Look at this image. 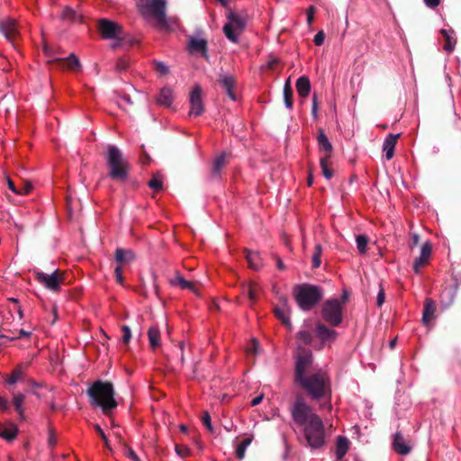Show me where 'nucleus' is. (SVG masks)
I'll return each instance as SVG.
<instances>
[{
    "mask_svg": "<svg viewBox=\"0 0 461 461\" xmlns=\"http://www.w3.org/2000/svg\"><path fill=\"white\" fill-rule=\"evenodd\" d=\"M92 406L99 407L105 415H110L117 407L113 385L110 382L97 380L86 390Z\"/></svg>",
    "mask_w": 461,
    "mask_h": 461,
    "instance_id": "obj_1",
    "label": "nucleus"
},
{
    "mask_svg": "<svg viewBox=\"0 0 461 461\" xmlns=\"http://www.w3.org/2000/svg\"><path fill=\"white\" fill-rule=\"evenodd\" d=\"M105 158L109 168V177L119 182L126 181L130 166L122 150L115 145L108 144Z\"/></svg>",
    "mask_w": 461,
    "mask_h": 461,
    "instance_id": "obj_2",
    "label": "nucleus"
},
{
    "mask_svg": "<svg viewBox=\"0 0 461 461\" xmlns=\"http://www.w3.org/2000/svg\"><path fill=\"white\" fill-rule=\"evenodd\" d=\"M328 376H295V384L312 399L330 397L331 389Z\"/></svg>",
    "mask_w": 461,
    "mask_h": 461,
    "instance_id": "obj_3",
    "label": "nucleus"
},
{
    "mask_svg": "<svg viewBox=\"0 0 461 461\" xmlns=\"http://www.w3.org/2000/svg\"><path fill=\"white\" fill-rule=\"evenodd\" d=\"M322 296L323 291L318 285L303 284L294 288V299L303 311L312 310Z\"/></svg>",
    "mask_w": 461,
    "mask_h": 461,
    "instance_id": "obj_4",
    "label": "nucleus"
},
{
    "mask_svg": "<svg viewBox=\"0 0 461 461\" xmlns=\"http://www.w3.org/2000/svg\"><path fill=\"white\" fill-rule=\"evenodd\" d=\"M227 23L224 24L222 31L226 38L233 43L239 41L240 34L244 32L248 17L244 13H237L230 11L227 15Z\"/></svg>",
    "mask_w": 461,
    "mask_h": 461,
    "instance_id": "obj_5",
    "label": "nucleus"
},
{
    "mask_svg": "<svg viewBox=\"0 0 461 461\" xmlns=\"http://www.w3.org/2000/svg\"><path fill=\"white\" fill-rule=\"evenodd\" d=\"M304 437L312 449L322 447L325 443V428L320 417H313V420L304 426Z\"/></svg>",
    "mask_w": 461,
    "mask_h": 461,
    "instance_id": "obj_6",
    "label": "nucleus"
},
{
    "mask_svg": "<svg viewBox=\"0 0 461 461\" xmlns=\"http://www.w3.org/2000/svg\"><path fill=\"white\" fill-rule=\"evenodd\" d=\"M27 381L24 376H8L5 384L8 385L10 392L13 393V402L15 411L22 417L23 415V403L25 398L24 393L28 392Z\"/></svg>",
    "mask_w": 461,
    "mask_h": 461,
    "instance_id": "obj_7",
    "label": "nucleus"
},
{
    "mask_svg": "<svg viewBox=\"0 0 461 461\" xmlns=\"http://www.w3.org/2000/svg\"><path fill=\"white\" fill-rule=\"evenodd\" d=\"M291 416L294 423L303 427L311 423L313 417H319L301 396L296 397L292 405Z\"/></svg>",
    "mask_w": 461,
    "mask_h": 461,
    "instance_id": "obj_8",
    "label": "nucleus"
},
{
    "mask_svg": "<svg viewBox=\"0 0 461 461\" xmlns=\"http://www.w3.org/2000/svg\"><path fill=\"white\" fill-rule=\"evenodd\" d=\"M343 306L340 300L331 298L327 300L321 308L323 320L333 327H338L343 321Z\"/></svg>",
    "mask_w": 461,
    "mask_h": 461,
    "instance_id": "obj_9",
    "label": "nucleus"
},
{
    "mask_svg": "<svg viewBox=\"0 0 461 461\" xmlns=\"http://www.w3.org/2000/svg\"><path fill=\"white\" fill-rule=\"evenodd\" d=\"M140 6L144 16H153L157 24H166L165 0H140Z\"/></svg>",
    "mask_w": 461,
    "mask_h": 461,
    "instance_id": "obj_10",
    "label": "nucleus"
},
{
    "mask_svg": "<svg viewBox=\"0 0 461 461\" xmlns=\"http://www.w3.org/2000/svg\"><path fill=\"white\" fill-rule=\"evenodd\" d=\"M33 275L40 284L53 292H59L64 281L63 274L59 273V270H55L51 274H46L39 269H35L33 270Z\"/></svg>",
    "mask_w": 461,
    "mask_h": 461,
    "instance_id": "obj_11",
    "label": "nucleus"
},
{
    "mask_svg": "<svg viewBox=\"0 0 461 461\" xmlns=\"http://www.w3.org/2000/svg\"><path fill=\"white\" fill-rule=\"evenodd\" d=\"M202 88L199 85L194 86L192 89L189 97V116L198 117L203 113L204 105L202 98Z\"/></svg>",
    "mask_w": 461,
    "mask_h": 461,
    "instance_id": "obj_12",
    "label": "nucleus"
},
{
    "mask_svg": "<svg viewBox=\"0 0 461 461\" xmlns=\"http://www.w3.org/2000/svg\"><path fill=\"white\" fill-rule=\"evenodd\" d=\"M312 363V353L309 349H297L296 362H295V374L304 375L307 368Z\"/></svg>",
    "mask_w": 461,
    "mask_h": 461,
    "instance_id": "obj_13",
    "label": "nucleus"
},
{
    "mask_svg": "<svg viewBox=\"0 0 461 461\" xmlns=\"http://www.w3.org/2000/svg\"><path fill=\"white\" fill-rule=\"evenodd\" d=\"M99 31L103 38L113 40L120 36L122 27L116 23L103 19L99 22Z\"/></svg>",
    "mask_w": 461,
    "mask_h": 461,
    "instance_id": "obj_14",
    "label": "nucleus"
},
{
    "mask_svg": "<svg viewBox=\"0 0 461 461\" xmlns=\"http://www.w3.org/2000/svg\"><path fill=\"white\" fill-rule=\"evenodd\" d=\"M187 50L190 54H201L208 58V42L206 39H199L194 36L188 37Z\"/></svg>",
    "mask_w": 461,
    "mask_h": 461,
    "instance_id": "obj_15",
    "label": "nucleus"
},
{
    "mask_svg": "<svg viewBox=\"0 0 461 461\" xmlns=\"http://www.w3.org/2000/svg\"><path fill=\"white\" fill-rule=\"evenodd\" d=\"M432 252V247L429 241H426L420 249V256L413 262V271L415 274H420L421 267L429 264Z\"/></svg>",
    "mask_w": 461,
    "mask_h": 461,
    "instance_id": "obj_16",
    "label": "nucleus"
},
{
    "mask_svg": "<svg viewBox=\"0 0 461 461\" xmlns=\"http://www.w3.org/2000/svg\"><path fill=\"white\" fill-rule=\"evenodd\" d=\"M275 315L279 319L284 325L291 329L292 323L290 321V309L288 302L285 297H281L279 304L274 309Z\"/></svg>",
    "mask_w": 461,
    "mask_h": 461,
    "instance_id": "obj_17",
    "label": "nucleus"
},
{
    "mask_svg": "<svg viewBox=\"0 0 461 461\" xmlns=\"http://www.w3.org/2000/svg\"><path fill=\"white\" fill-rule=\"evenodd\" d=\"M0 32L10 41L14 42L18 34L16 22L12 18L0 21Z\"/></svg>",
    "mask_w": 461,
    "mask_h": 461,
    "instance_id": "obj_18",
    "label": "nucleus"
},
{
    "mask_svg": "<svg viewBox=\"0 0 461 461\" xmlns=\"http://www.w3.org/2000/svg\"><path fill=\"white\" fill-rule=\"evenodd\" d=\"M316 336L322 344L328 343L330 345L337 338V331L335 330L326 327L324 324L319 322L316 324Z\"/></svg>",
    "mask_w": 461,
    "mask_h": 461,
    "instance_id": "obj_19",
    "label": "nucleus"
},
{
    "mask_svg": "<svg viewBox=\"0 0 461 461\" xmlns=\"http://www.w3.org/2000/svg\"><path fill=\"white\" fill-rule=\"evenodd\" d=\"M393 448L401 456H406L411 450V447L405 441L400 431H396L393 435Z\"/></svg>",
    "mask_w": 461,
    "mask_h": 461,
    "instance_id": "obj_20",
    "label": "nucleus"
},
{
    "mask_svg": "<svg viewBox=\"0 0 461 461\" xmlns=\"http://www.w3.org/2000/svg\"><path fill=\"white\" fill-rule=\"evenodd\" d=\"M220 82L221 84L222 88L225 90L227 95L230 97V99L232 101H236L237 96L234 93L235 79L233 76H231L230 74H221Z\"/></svg>",
    "mask_w": 461,
    "mask_h": 461,
    "instance_id": "obj_21",
    "label": "nucleus"
},
{
    "mask_svg": "<svg viewBox=\"0 0 461 461\" xmlns=\"http://www.w3.org/2000/svg\"><path fill=\"white\" fill-rule=\"evenodd\" d=\"M135 253L130 249L117 248L114 252V259L121 266L135 260Z\"/></svg>",
    "mask_w": 461,
    "mask_h": 461,
    "instance_id": "obj_22",
    "label": "nucleus"
},
{
    "mask_svg": "<svg viewBox=\"0 0 461 461\" xmlns=\"http://www.w3.org/2000/svg\"><path fill=\"white\" fill-rule=\"evenodd\" d=\"M399 135L400 134L390 133L389 135H387L383 143V150L385 153V158L387 160H390L394 155V149Z\"/></svg>",
    "mask_w": 461,
    "mask_h": 461,
    "instance_id": "obj_23",
    "label": "nucleus"
},
{
    "mask_svg": "<svg viewBox=\"0 0 461 461\" xmlns=\"http://www.w3.org/2000/svg\"><path fill=\"white\" fill-rule=\"evenodd\" d=\"M244 252L249 267L253 270H259L263 266L262 258L259 253L258 251H252L248 249H245Z\"/></svg>",
    "mask_w": 461,
    "mask_h": 461,
    "instance_id": "obj_24",
    "label": "nucleus"
},
{
    "mask_svg": "<svg viewBox=\"0 0 461 461\" xmlns=\"http://www.w3.org/2000/svg\"><path fill=\"white\" fill-rule=\"evenodd\" d=\"M158 104L165 107L171 106L174 97H173V90L169 86H165L161 88L159 94L157 96Z\"/></svg>",
    "mask_w": 461,
    "mask_h": 461,
    "instance_id": "obj_25",
    "label": "nucleus"
},
{
    "mask_svg": "<svg viewBox=\"0 0 461 461\" xmlns=\"http://www.w3.org/2000/svg\"><path fill=\"white\" fill-rule=\"evenodd\" d=\"M436 304L430 298H426L424 301L422 321L424 324H428L431 320L435 318Z\"/></svg>",
    "mask_w": 461,
    "mask_h": 461,
    "instance_id": "obj_26",
    "label": "nucleus"
},
{
    "mask_svg": "<svg viewBox=\"0 0 461 461\" xmlns=\"http://www.w3.org/2000/svg\"><path fill=\"white\" fill-rule=\"evenodd\" d=\"M296 90L300 97H306L311 92V82L306 76H302L296 80Z\"/></svg>",
    "mask_w": 461,
    "mask_h": 461,
    "instance_id": "obj_27",
    "label": "nucleus"
},
{
    "mask_svg": "<svg viewBox=\"0 0 461 461\" xmlns=\"http://www.w3.org/2000/svg\"><path fill=\"white\" fill-rule=\"evenodd\" d=\"M312 333L306 330H301L296 334L297 349H306L304 346L312 342Z\"/></svg>",
    "mask_w": 461,
    "mask_h": 461,
    "instance_id": "obj_28",
    "label": "nucleus"
},
{
    "mask_svg": "<svg viewBox=\"0 0 461 461\" xmlns=\"http://www.w3.org/2000/svg\"><path fill=\"white\" fill-rule=\"evenodd\" d=\"M317 141L320 149L324 151L330 158L332 151V145L322 129L318 130Z\"/></svg>",
    "mask_w": 461,
    "mask_h": 461,
    "instance_id": "obj_29",
    "label": "nucleus"
},
{
    "mask_svg": "<svg viewBox=\"0 0 461 461\" xmlns=\"http://www.w3.org/2000/svg\"><path fill=\"white\" fill-rule=\"evenodd\" d=\"M349 447V440L348 438L344 436H339L337 438V446H336V457L338 459L343 458V456L347 454Z\"/></svg>",
    "mask_w": 461,
    "mask_h": 461,
    "instance_id": "obj_30",
    "label": "nucleus"
},
{
    "mask_svg": "<svg viewBox=\"0 0 461 461\" xmlns=\"http://www.w3.org/2000/svg\"><path fill=\"white\" fill-rule=\"evenodd\" d=\"M283 94H284L285 105L287 109L291 110L294 105V101H293L294 92H293V88L291 86L290 78H288L285 83Z\"/></svg>",
    "mask_w": 461,
    "mask_h": 461,
    "instance_id": "obj_31",
    "label": "nucleus"
},
{
    "mask_svg": "<svg viewBox=\"0 0 461 461\" xmlns=\"http://www.w3.org/2000/svg\"><path fill=\"white\" fill-rule=\"evenodd\" d=\"M148 337L152 349L160 346V330L158 327L152 326L148 330Z\"/></svg>",
    "mask_w": 461,
    "mask_h": 461,
    "instance_id": "obj_32",
    "label": "nucleus"
},
{
    "mask_svg": "<svg viewBox=\"0 0 461 461\" xmlns=\"http://www.w3.org/2000/svg\"><path fill=\"white\" fill-rule=\"evenodd\" d=\"M225 160H226V156L224 153L220 154L213 159L212 167V175L213 177L220 176V173L225 165Z\"/></svg>",
    "mask_w": 461,
    "mask_h": 461,
    "instance_id": "obj_33",
    "label": "nucleus"
},
{
    "mask_svg": "<svg viewBox=\"0 0 461 461\" xmlns=\"http://www.w3.org/2000/svg\"><path fill=\"white\" fill-rule=\"evenodd\" d=\"M440 32L446 40L444 50L447 52L453 51L456 45V40L453 37L454 32L452 30L442 29Z\"/></svg>",
    "mask_w": 461,
    "mask_h": 461,
    "instance_id": "obj_34",
    "label": "nucleus"
},
{
    "mask_svg": "<svg viewBox=\"0 0 461 461\" xmlns=\"http://www.w3.org/2000/svg\"><path fill=\"white\" fill-rule=\"evenodd\" d=\"M242 293L244 295H246L249 298L250 304H253L256 303L257 293H258V287L256 285L251 284V283L248 284V285H244L243 288H242Z\"/></svg>",
    "mask_w": 461,
    "mask_h": 461,
    "instance_id": "obj_35",
    "label": "nucleus"
},
{
    "mask_svg": "<svg viewBox=\"0 0 461 461\" xmlns=\"http://www.w3.org/2000/svg\"><path fill=\"white\" fill-rule=\"evenodd\" d=\"M17 434L18 429L16 426L5 427L0 429V437L9 442L16 438Z\"/></svg>",
    "mask_w": 461,
    "mask_h": 461,
    "instance_id": "obj_36",
    "label": "nucleus"
},
{
    "mask_svg": "<svg viewBox=\"0 0 461 461\" xmlns=\"http://www.w3.org/2000/svg\"><path fill=\"white\" fill-rule=\"evenodd\" d=\"M58 60H60L62 61L63 63H66V66L68 67V68H69L70 70H79L80 68H81V64L79 62V59H77V57L74 54H70L68 58L66 59H57Z\"/></svg>",
    "mask_w": 461,
    "mask_h": 461,
    "instance_id": "obj_37",
    "label": "nucleus"
},
{
    "mask_svg": "<svg viewBox=\"0 0 461 461\" xmlns=\"http://www.w3.org/2000/svg\"><path fill=\"white\" fill-rule=\"evenodd\" d=\"M253 438L248 437L244 438L240 443H239L236 447V456L239 459H243L245 456L246 450L248 447L251 444Z\"/></svg>",
    "mask_w": 461,
    "mask_h": 461,
    "instance_id": "obj_38",
    "label": "nucleus"
},
{
    "mask_svg": "<svg viewBox=\"0 0 461 461\" xmlns=\"http://www.w3.org/2000/svg\"><path fill=\"white\" fill-rule=\"evenodd\" d=\"M171 284L173 285H176V286H179L181 289H184V290H194V285H193V283H191L190 281L188 280H185L183 276H176L172 281H171Z\"/></svg>",
    "mask_w": 461,
    "mask_h": 461,
    "instance_id": "obj_39",
    "label": "nucleus"
},
{
    "mask_svg": "<svg viewBox=\"0 0 461 461\" xmlns=\"http://www.w3.org/2000/svg\"><path fill=\"white\" fill-rule=\"evenodd\" d=\"M61 18L68 22H76L77 20H81V16L78 15L77 12L69 6H66L63 9Z\"/></svg>",
    "mask_w": 461,
    "mask_h": 461,
    "instance_id": "obj_40",
    "label": "nucleus"
},
{
    "mask_svg": "<svg viewBox=\"0 0 461 461\" xmlns=\"http://www.w3.org/2000/svg\"><path fill=\"white\" fill-rule=\"evenodd\" d=\"M368 241V237L365 234H359L356 237L357 248L361 255L366 254Z\"/></svg>",
    "mask_w": 461,
    "mask_h": 461,
    "instance_id": "obj_41",
    "label": "nucleus"
},
{
    "mask_svg": "<svg viewBox=\"0 0 461 461\" xmlns=\"http://www.w3.org/2000/svg\"><path fill=\"white\" fill-rule=\"evenodd\" d=\"M329 156L322 157L320 160L321 171L326 179H330L333 176V170L329 167Z\"/></svg>",
    "mask_w": 461,
    "mask_h": 461,
    "instance_id": "obj_42",
    "label": "nucleus"
},
{
    "mask_svg": "<svg viewBox=\"0 0 461 461\" xmlns=\"http://www.w3.org/2000/svg\"><path fill=\"white\" fill-rule=\"evenodd\" d=\"M322 254V247L321 244H317L314 248V253L312 255V267L318 268L321 266V257Z\"/></svg>",
    "mask_w": 461,
    "mask_h": 461,
    "instance_id": "obj_43",
    "label": "nucleus"
},
{
    "mask_svg": "<svg viewBox=\"0 0 461 461\" xmlns=\"http://www.w3.org/2000/svg\"><path fill=\"white\" fill-rule=\"evenodd\" d=\"M158 26L161 30H174L177 26V18L166 16V24H158Z\"/></svg>",
    "mask_w": 461,
    "mask_h": 461,
    "instance_id": "obj_44",
    "label": "nucleus"
},
{
    "mask_svg": "<svg viewBox=\"0 0 461 461\" xmlns=\"http://www.w3.org/2000/svg\"><path fill=\"white\" fill-rule=\"evenodd\" d=\"M247 354L249 356H255L259 351V343L256 339H253L249 346L246 349Z\"/></svg>",
    "mask_w": 461,
    "mask_h": 461,
    "instance_id": "obj_45",
    "label": "nucleus"
},
{
    "mask_svg": "<svg viewBox=\"0 0 461 461\" xmlns=\"http://www.w3.org/2000/svg\"><path fill=\"white\" fill-rule=\"evenodd\" d=\"M202 422H203V426L206 427V429L211 433H214V429H213L212 424L211 416H210L208 411H204L203 412V418H202Z\"/></svg>",
    "mask_w": 461,
    "mask_h": 461,
    "instance_id": "obj_46",
    "label": "nucleus"
},
{
    "mask_svg": "<svg viewBox=\"0 0 461 461\" xmlns=\"http://www.w3.org/2000/svg\"><path fill=\"white\" fill-rule=\"evenodd\" d=\"M149 186L155 190V191H160L162 190L163 188V183H162V180L158 177V176H154L149 182Z\"/></svg>",
    "mask_w": 461,
    "mask_h": 461,
    "instance_id": "obj_47",
    "label": "nucleus"
},
{
    "mask_svg": "<svg viewBox=\"0 0 461 461\" xmlns=\"http://www.w3.org/2000/svg\"><path fill=\"white\" fill-rule=\"evenodd\" d=\"M7 185L8 188L16 194H23L29 192V188H23V190L17 189L14 185V183L10 178H7Z\"/></svg>",
    "mask_w": 461,
    "mask_h": 461,
    "instance_id": "obj_48",
    "label": "nucleus"
},
{
    "mask_svg": "<svg viewBox=\"0 0 461 461\" xmlns=\"http://www.w3.org/2000/svg\"><path fill=\"white\" fill-rule=\"evenodd\" d=\"M155 68L160 75H167L169 72L168 67L162 61H155Z\"/></svg>",
    "mask_w": 461,
    "mask_h": 461,
    "instance_id": "obj_49",
    "label": "nucleus"
},
{
    "mask_svg": "<svg viewBox=\"0 0 461 461\" xmlns=\"http://www.w3.org/2000/svg\"><path fill=\"white\" fill-rule=\"evenodd\" d=\"M122 330L123 332V336H122V342L124 344H128L131 339V328L127 325H123L122 327Z\"/></svg>",
    "mask_w": 461,
    "mask_h": 461,
    "instance_id": "obj_50",
    "label": "nucleus"
},
{
    "mask_svg": "<svg viewBox=\"0 0 461 461\" xmlns=\"http://www.w3.org/2000/svg\"><path fill=\"white\" fill-rule=\"evenodd\" d=\"M325 34L323 31L318 32L313 39V42L316 46H321L324 42Z\"/></svg>",
    "mask_w": 461,
    "mask_h": 461,
    "instance_id": "obj_51",
    "label": "nucleus"
},
{
    "mask_svg": "<svg viewBox=\"0 0 461 461\" xmlns=\"http://www.w3.org/2000/svg\"><path fill=\"white\" fill-rule=\"evenodd\" d=\"M114 275H115L116 281L119 284L122 285L123 284L122 269V267L120 265H118L114 268Z\"/></svg>",
    "mask_w": 461,
    "mask_h": 461,
    "instance_id": "obj_52",
    "label": "nucleus"
},
{
    "mask_svg": "<svg viewBox=\"0 0 461 461\" xmlns=\"http://www.w3.org/2000/svg\"><path fill=\"white\" fill-rule=\"evenodd\" d=\"M7 336L8 337H19V339H21V338H28V337L31 336V332L30 331H26V330L21 329L16 333L13 332L11 335H7ZM16 339H18V338Z\"/></svg>",
    "mask_w": 461,
    "mask_h": 461,
    "instance_id": "obj_53",
    "label": "nucleus"
},
{
    "mask_svg": "<svg viewBox=\"0 0 461 461\" xmlns=\"http://www.w3.org/2000/svg\"><path fill=\"white\" fill-rule=\"evenodd\" d=\"M385 300V294L383 288H380L379 293L376 297V304L378 307H381Z\"/></svg>",
    "mask_w": 461,
    "mask_h": 461,
    "instance_id": "obj_54",
    "label": "nucleus"
},
{
    "mask_svg": "<svg viewBox=\"0 0 461 461\" xmlns=\"http://www.w3.org/2000/svg\"><path fill=\"white\" fill-rule=\"evenodd\" d=\"M420 242V236L417 233H411V240H410V248L412 249L414 247H416Z\"/></svg>",
    "mask_w": 461,
    "mask_h": 461,
    "instance_id": "obj_55",
    "label": "nucleus"
},
{
    "mask_svg": "<svg viewBox=\"0 0 461 461\" xmlns=\"http://www.w3.org/2000/svg\"><path fill=\"white\" fill-rule=\"evenodd\" d=\"M10 403L9 401L0 395V411H5L9 409Z\"/></svg>",
    "mask_w": 461,
    "mask_h": 461,
    "instance_id": "obj_56",
    "label": "nucleus"
},
{
    "mask_svg": "<svg viewBox=\"0 0 461 461\" xmlns=\"http://www.w3.org/2000/svg\"><path fill=\"white\" fill-rule=\"evenodd\" d=\"M312 113L314 118H317V96H316V94H314L312 96Z\"/></svg>",
    "mask_w": 461,
    "mask_h": 461,
    "instance_id": "obj_57",
    "label": "nucleus"
},
{
    "mask_svg": "<svg viewBox=\"0 0 461 461\" xmlns=\"http://www.w3.org/2000/svg\"><path fill=\"white\" fill-rule=\"evenodd\" d=\"M313 14H314V7L311 6L307 11V23L309 25H311L313 21Z\"/></svg>",
    "mask_w": 461,
    "mask_h": 461,
    "instance_id": "obj_58",
    "label": "nucleus"
},
{
    "mask_svg": "<svg viewBox=\"0 0 461 461\" xmlns=\"http://www.w3.org/2000/svg\"><path fill=\"white\" fill-rule=\"evenodd\" d=\"M95 429L102 437V438L104 440L105 444L107 445L106 435L104 434V432L103 429L100 427V425L99 424H95Z\"/></svg>",
    "mask_w": 461,
    "mask_h": 461,
    "instance_id": "obj_59",
    "label": "nucleus"
},
{
    "mask_svg": "<svg viewBox=\"0 0 461 461\" xmlns=\"http://www.w3.org/2000/svg\"><path fill=\"white\" fill-rule=\"evenodd\" d=\"M425 5L429 8H435L439 5L440 0H423Z\"/></svg>",
    "mask_w": 461,
    "mask_h": 461,
    "instance_id": "obj_60",
    "label": "nucleus"
},
{
    "mask_svg": "<svg viewBox=\"0 0 461 461\" xmlns=\"http://www.w3.org/2000/svg\"><path fill=\"white\" fill-rule=\"evenodd\" d=\"M127 456L130 457L132 461H140L137 454L131 448L127 450Z\"/></svg>",
    "mask_w": 461,
    "mask_h": 461,
    "instance_id": "obj_61",
    "label": "nucleus"
},
{
    "mask_svg": "<svg viewBox=\"0 0 461 461\" xmlns=\"http://www.w3.org/2000/svg\"><path fill=\"white\" fill-rule=\"evenodd\" d=\"M263 398H264V394H262V393L256 396L255 398H253L250 402L251 406L258 405L262 402Z\"/></svg>",
    "mask_w": 461,
    "mask_h": 461,
    "instance_id": "obj_62",
    "label": "nucleus"
},
{
    "mask_svg": "<svg viewBox=\"0 0 461 461\" xmlns=\"http://www.w3.org/2000/svg\"><path fill=\"white\" fill-rule=\"evenodd\" d=\"M121 101L124 102L126 104L131 105L132 101L129 95L123 94L120 96Z\"/></svg>",
    "mask_w": 461,
    "mask_h": 461,
    "instance_id": "obj_63",
    "label": "nucleus"
},
{
    "mask_svg": "<svg viewBox=\"0 0 461 461\" xmlns=\"http://www.w3.org/2000/svg\"><path fill=\"white\" fill-rule=\"evenodd\" d=\"M276 267L280 270L285 269V264L283 263V261H282V259L280 258H276Z\"/></svg>",
    "mask_w": 461,
    "mask_h": 461,
    "instance_id": "obj_64",
    "label": "nucleus"
}]
</instances>
